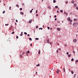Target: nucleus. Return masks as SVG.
Returning a JSON list of instances; mask_svg holds the SVG:
<instances>
[{
  "label": "nucleus",
  "instance_id": "obj_1",
  "mask_svg": "<svg viewBox=\"0 0 78 78\" xmlns=\"http://www.w3.org/2000/svg\"><path fill=\"white\" fill-rule=\"evenodd\" d=\"M78 24V22H74L73 23V25L74 27H76V25Z\"/></svg>",
  "mask_w": 78,
  "mask_h": 78
},
{
  "label": "nucleus",
  "instance_id": "obj_2",
  "mask_svg": "<svg viewBox=\"0 0 78 78\" xmlns=\"http://www.w3.org/2000/svg\"><path fill=\"white\" fill-rule=\"evenodd\" d=\"M60 72V70H59V69H58L56 72L58 73V74Z\"/></svg>",
  "mask_w": 78,
  "mask_h": 78
},
{
  "label": "nucleus",
  "instance_id": "obj_3",
  "mask_svg": "<svg viewBox=\"0 0 78 78\" xmlns=\"http://www.w3.org/2000/svg\"><path fill=\"white\" fill-rule=\"evenodd\" d=\"M32 22V20H30L29 21V23H31Z\"/></svg>",
  "mask_w": 78,
  "mask_h": 78
},
{
  "label": "nucleus",
  "instance_id": "obj_4",
  "mask_svg": "<svg viewBox=\"0 0 78 78\" xmlns=\"http://www.w3.org/2000/svg\"><path fill=\"white\" fill-rule=\"evenodd\" d=\"M73 42H76V40L74 39L73 40Z\"/></svg>",
  "mask_w": 78,
  "mask_h": 78
},
{
  "label": "nucleus",
  "instance_id": "obj_5",
  "mask_svg": "<svg viewBox=\"0 0 78 78\" xmlns=\"http://www.w3.org/2000/svg\"><path fill=\"white\" fill-rule=\"evenodd\" d=\"M57 30L58 31H60L61 29H60V28H57Z\"/></svg>",
  "mask_w": 78,
  "mask_h": 78
},
{
  "label": "nucleus",
  "instance_id": "obj_6",
  "mask_svg": "<svg viewBox=\"0 0 78 78\" xmlns=\"http://www.w3.org/2000/svg\"><path fill=\"white\" fill-rule=\"evenodd\" d=\"M48 8L49 9H51V7L50 6H48Z\"/></svg>",
  "mask_w": 78,
  "mask_h": 78
},
{
  "label": "nucleus",
  "instance_id": "obj_7",
  "mask_svg": "<svg viewBox=\"0 0 78 78\" xmlns=\"http://www.w3.org/2000/svg\"><path fill=\"white\" fill-rule=\"evenodd\" d=\"M76 20H77V19H74V22H76Z\"/></svg>",
  "mask_w": 78,
  "mask_h": 78
},
{
  "label": "nucleus",
  "instance_id": "obj_8",
  "mask_svg": "<svg viewBox=\"0 0 78 78\" xmlns=\"http://www.w3.org/2000/svg\"><path fill=\"white\" fill-rule=\"evenodd\" d=\"M76 6H77V4H74V6L75 7H76Z\"/></svg>",
  "mask_w": 78,
  "mask_h": 78
},
{
  "label": "nucleus",
  "instance_id": "obj_9",
  "mask_svg": "<svg viewBox=\"0 0 78 78\" xmlns=\"http://www.w3.org/2000/svg\"><path fill=\"white\" fill-rule=\"evenodd\" d=\"M20 13L21 14V15H23V14H24V13H23V12H20Z\"/></svg>",
  "mask_w": 78,
  "mask_h": 78
},
{
  "label": "nucleus",
  "instance_id": "obj_10",
  "mask_svg": "<svg viewBox=\"0 0 78 78\" xmlns=\"http://www.w3.org/2000/svg\"><path fill=\"white\" fill-rule=\"evenodd\" d=\"M47 42L48 43H50V41H49V39H48L47 40Z\"/></svg>",
  "mask_w": 78,
  "mask_h": 78
},
{
  "label": "nucleus",
  "instance_id": "obj_11",
  "mask_svg": "<svg viewBox=\"0 0 78 78\" xmlns=\"http://www.w3.org/2000/svg\"><path fill=\"white\" fill-rule=\"evenodd\" d=\"M71 2L72 3H74L75 2V1H72Z\"/></svg>",
  "mask_w": 78,
  "mask_h": 78
},
{
  "label": "nucleus",
  "instance_id": "obj_12",
  "mask_svg": "<svg viewBox=\"0 0 78 78\" xmlns=\"http://www.w3.org/2000/svg\"><path fill=\"white\" fill-rule=\"evenodd\" d=\"M38 53H39V54H41V51H40V50L39 51Z\"/></svg>",
  "mask_w": 78,
  "mask_h": 78
},
{
  "label": "nucleus",
  "instance_id": "obj_13",
  "mask_svg": "<svg viewBox=\"0 0 78 78\" xmlns=\"http://www.w3.org/2000/svg\"><path fill=\"white\" fill-rule=\"evenodd\" d=\"M35 40H39V38H36L35 39Z\"/></svg>",
  "mask_w": 78,
  "mask_h": 78
},
{
  "label": "nucleus",
  "instance_id": "obj_14",
  "mask_svg": "<svg viewBox=\"0 0 78 78\" xmlns=\"http://www.w3.org/2000/svg\"><path fill=\"white\" fill-rule=\"evenodd\" d=\"M25 54V52H23V53H22V55H24V54Z\"/></svg>",
  "mask_w": 78,
  "mask_h": 78
},
{
  "label": "nucleus",
  "instance_id": "obj_15",
  "mask_svg": "<svg viewBox=\"0 0 78 78\" xmlns=\"http://www.w3.org/2000/svg\"><path fill=\"white\" fill-rule=\"evenodd\" d=\"M29 40H30V41H32V39L31 38H29Z\"/></svg>",
  "mask_w": 78,
  "mask_h": 78
},
{
  "label": "nucleus",
  "instance_id": "obj_16",
  "mask_svg": "<svg viewBox=\"0 0 78 78\" xmlns=\"http://www.w3.org/2000/svg\"><path fill=\"white\" fill-rule=\"evenodd\" d=\"M71 73H72V74H73V71H71Z\"/></svg>",
  "mask_w": 78,
  "mask_h": 78
},
{
  "label": "nucleus",
  "instance_id": "obj_17",
  "mask_svg": "<svg viewBox=\"0 0 78 78\" xmlns=\"http://www.w3.org/2000/svg\"><path fill=\"white\" fill-rule=\"evenodd\" d=\"M68 20H69H69H70V18H68V19H67Z\"/></svg>",
  "mask_w": 78,
  "mask_h": 78
},
{
  "label": "nucleus",
  "instance_id": "obj_18",
  "mask_svg": "<svg viewBox=\"0 0 78 78\" xmlns=\"http://www.w3.org/2000/svg\"><path fill=\"white\" fill-rule=\"evenodd\" d=\"M20 57L21 58H23V57L22 56V55H20Z\"/></svg>",
  "mask_w": 78,
  "mask_h": 78
},
{
  "label": "nucleus",
  "instance_id": "obj_19",
  "mask_svg": "<svg viewBox=\"0 0 78 78\" xmlns=\"http://www.w3.org/2000/svg\"><path fill=\"white\" fill-rule=\"evenodd\" d=\"M30 51H28L27 52V53H30Z\"/></svg>",
  "mask_w": 78,
  "mask_h": 78
},
{
  "label": "nucleus",
  "instance_id": "obj_20",
  "mask_svg": "<svg viewBox=\"0 0 78 78\" xmlns=\"http://www.w3.org/2000/svg\"><path fill=\"white\" fill-rule=\"evenodd\" d=\"M24 34H25L26 35H27V33L26 32H24Z\"/></svg>",
  "mask_w": 78,
  "mask_h": 78
},
{
  "label": "nucleus",
  "instance_id": "obj_21",
  "mask_svg": "<svg viewBox=\"0 0 78 78\" xmlns=\"http://www.w3.org/2000/svg\"><path fill=\"white\" fill-rule=\"evenodd\" d=\"M70 56H71V55L69 54V55H68V57H70Z\"/></svg>",
  "mask_w": 78,
  "mask_h": 78
},
{
  "label": "nucleus",
  "instance_id": "obj_22",
  "mask_svg": "<svg viewBox=\"0 0 78 78\" xmlns=\"http://www.w3.org/2000/svg\"><path fill=\"white\" fill-rule=\"evenodd\" d=\"M55 8H58V6H55Z\"/></svg>",
  "mask_w": 78,
  "mask_h": 78
},
{
  "label": "nucleus",
  "instance_id": "obj_23",
  "mask_svg": "<svg viewBox=\"0 0 78 78\" xmlns=\"http://www.w3.org/2000/svg\"><path fill=\"white\" fill-rule=\"evenodd\" d=\"M69 21V22H72V20H70Z\"/></svg>",
  "mask_w": 78,
  "mask_h": 78
},
{
  "label": "nucleus",
  "instance_id": "obj_24",
  "mask_svg": "<svg viewBox=\"0 0 78 78\" xmlns=\"http://www.w3.org/2000/svg\"><path fill=\"white\" fill-rule=\"evenodd\" d=\"M55 2H56V0H53V3H55Z\"/></svg>",
  "mask_w": 78,
  "mask_h": 78
},
{
  "label": "nucleus",
  "instance_id": "obj_25",
  "mask_svg": "<svg viewBox=\"0 0 78 78\" xmlns=\"http://www.w3.org/2000/svg\"><path fill=\"white\" fill-rule=\"evenodd\" d=\"M16 6L18 8H19V5H16Z\"/></svg>",
  "mask_w": 78,
  "mask_h": 78
},
{
  "label": "nucleus",
  "instance_id": "obj_26",
  "mask_svg": "<svg viewBox=\"0 0 78 78\" xmlns=\"http://www.w3.org/2000/svg\"><path fill=\"white\" fill-rule=\"evenodd\" d=\"M63 71L64 72H66L65 70V69L64 68H63Z\"/></svg>",
  "mask_w": 78,
  "mask_h": 78
},
{
  "label": "nucleus",
  "instance_id": "obj_27",
  "mask_svg": "<svg viewBox=\"0 0 78 78\" xmlns=\"http://www.w3.org/2000/svg\"><path fill=\"white\" fill-rule=\"evenodd\" d=\"M74 59H73V58H72V59H71V61H74Z\"/></svg>",
  "mask_w": 78,
  "mask_h": 78
},
{
  "label": "nucleus",
  "instance_id": "obj_28",
  "mask_svg": "<svg viewBox=\"0 0 78 78\" xmlns=\"http://www.w3.org/2000/svg\"><path fill=\"white\" fill-rule=\"evenodd\" d=\"M14 34V31L12 32V33H11V34Z\"/></svg>",
  "mask_w": 78,
  "mask_h": 78
},
{
  "label": "nucleus",
  "instance_id": "obj_29",
  "mask_svg": "<svg viewBox=\"0 0 78 78\" xmlns=\"http://www.w3.org/2000/svg\"><path fill=\"white\" fill-rule=\"evenodd\" d=\"M40 66V65L39 64L36 65V66Z\"/></svg>",
  "mask_w": 78,
  "mask_h": 78
},
{
  "label": "nucleus",
  "instance_id": "obj_30",
  "mask_svg": "<svg viewBox=\"0 0 78 78\" xmlns=\"http://www.w3.org/2000/svg\"><path fill=\"white\" fill-rule=\"evenodd\" d=\"M5 26H7L8 25H9V24H5Z\"/></svg>",
  "mask_w": 78,
  "mask_h": 78
},
{
  "label": "nucleus",
  "instance_id": "obj_31",
  "mask_svg": "<svg viewBox=\"0 0 78 78\" xmlns=\"http://www.w3.org/2000/svg\"><path fill=\"white\" fill-rule=\"evenodd\" d=\"M5 11H4L2 13H3V14H4V13H5Z\"/></svg>",
  "mask_w": 78,
  "mask_h": 78
},
{
  "label": "nucleus",
  "instance_id": "obj_32",
  "mask_svg": "<svg viewBox=\"0 0 78 78\" xmlns=\"http://www.w3.org/2000/svg\"><path fill=\"white\" fill-rule=\"evenodd\" d=\"M16 38H17V39H18V38H19V37L18 36H16Z\"/></svg>",
  "mask_w": 78,
  "mask_h": 78
},
{
  "label": "nucleus",
  "instance_id": "obj_33",
  "mask_svg": "<svg viewBox=\"0 0 78 78\" xmlns=\"http://www.w3.org/2000/svg\"><path fill=\"white\" fill-rule=\"evenodd\" d=\"M75 76H76V74H75L74 75V78H75Z\"/></svg>",
  "mask_w": 78,
  "mask_h": 78
},
{
  "label": "nucleus",
  "instance_id": "obj_34",
  "mask_svg": "<svg viewBox=\"0 0 78 78\" xmlns=\"http://www.w3.org/2000/svg\"><path fill=\"white\" fill-rule=\"evenodd\" d=\"M60 12H63V11L62 10H60Z\"/></svg>",
  "mask_w": 78,
  "mask_h": 78
},
{
  "label": "nucleus",
  "instance_id": "obj_35",
  "mask_svg": "<svg viewBox=\"0 0 78 78\" xmlns=\"http://www.w3.org/2000/svg\"><path fill=\"white\" fill-rule=\"evenodd\" d=\"M20 36H23V34H20Z\"/></svg>",
  "mask_w": 78,
  "mask_h": 78
},
{
  "label": "nucleus",
  "instance_id": "obj_36",
  "mask_svg": "<svg viewBox=\"0 0 78 78\" xmlns=\"http://www.w3.org/2000/svg\"><path fill=\"white\" fill-rule=\"evenodd\" d=\"M48 30H50V27H48Z\"/></svg>",
  "mask_w": 78,
  "mask_h": 78
},
{
  "label": "nucleus",
  "instance_id": "obj_37",
  "mask_svg": "<svg viewBox=\"0 0 78 78\" xmlns=\"http://www.w3.org/2000/svg\"><path fill=\"white\" fill-rule=\"evenodd\" d=\"M56 52L57 53H58V50H57V51H56Z\"/></svg>",
  "mask_w": 78,
  "mask_h": 78
},
{
  "label": "nucleus",
  "instance_id": "obj_38",
  "mask_svg": "<svg viewBox=\"0 0 78 78\" xmlns=\"http://www.w3.org/2000/svg\"><path fill=\"white\" fill-rule=\"evenodd\" d=\"M76 9L77 10H78V7H77L76 8Z\"/></svg>",
  "mask_w": 78,
  "mask_h": 78
},
{
  "label": "nucleus",
  "instance_id": "obj_39",
  "mask_svg": "<svg viewBox=\"0 0 78 78\" xmlns=\"http://www.w3.org/2000/svg\"><path fill=\"white\" fill-rule=\"evenodd\" d=\"M68 3V1H66V4H67Z\"/></svg>",
  "mask_w": 78,
  "mask_h": 78
},
{
  "label": "nucleus",
  "instance_id": "obj_40",
  "mask_svg": "<svg viewBox=\"0 0 78 78\" xmlns=\"http://www.w3.org/2000/svg\"><path fill=\"white\" fill-rule=\"evenodd\" d=\"M58 23H60V21H57Z\"/></svg>",
  "mask_w": 78,
  "mask_h": 78
},
{
  "label": "nucleus",
  "instance_id": "obj_41",
  "mask_svg": "<svg viewBox=\"0 0 78 78\" xmlns=\"http://www.w3.org/2000/svg\"><path fill=\"white\" fill-rule=\"evenodd\" d=\"M67 13H66V12H64V14H66Z\"/></svg>",
  "mask_w": 78,
  "mask_h": 78
},
{
  "label": "nucleus",
  "instance_id": "obj_42",
  "mask_svg": "<svg viewBox=\"0 0 78 78\" xmlns=\"http://www.w3.org/2000/svg\"><path fill=\"white\" fill-rule=\"evenodd\" d=\"M16 22H18V21L17 20H16Z\"/></svg>",
  "mask_w": 78,
  "mask_h": 78
},
{
  "label": "nucleus",
  "instance_id": "obj_43",
  "mask_svg": "<svg viewBox=\"0 0 78 78\" xmlns=\"http://www.w3.org/2000/svg\"><path fill=\"white\" fill-rule=\"evenodd\" d=\"M32 12V10H31L30 11V12Z\"/></svg>",
  "mask_w": 78,
  "mask_h": 78
},
{
  "label": "nucleus",
  "instance_id": "obj_44",
  "mask_svg": "<svg viewBox=\"0 0 78 78\" xmlns=\"http://www.w3.org/2000/svg\"><path fill=\"white\" fill-rule=\"evenodd\" d=\"M20 10H22V8H20Z\"/></svg>",
  "mask_w": 78,
  "mask_h": 78
},
{
  "label": "nucleus",
  "instance_id": "obj_45",
  "mask_svg": "<svg viewBox=\"0 0 78 78\" xmlns=\"http://www.w3.org/2000/svg\"><path fill=\"white\" fill-rule=\"evenodd\" d=\"M66 16H67V15H68V13H66Z\"/></svg>",
  "mask_w": 78,
  "mask_h": 78
},
{
  "label": "nucleus",
  "instance_id": "obj_46",
  "mask_svg": "<svg viewBox=\"0 0 78 78\" xmlns=\"http://www.w3.org/2000/svg\"><path fill=\"white\" fill-rule=\"evenodd\" d=\"M78 62V60H76V62Z\"/></svg>",
  "mask_w": 78,
  "mask_h": 78
},
{
  "label": "nucleus",
  "instance_id": "obj_47",
  "mask_svg": "<svg viewBox=\"0 0 78 78\" xmlns=\"http://www.w3.org/2000/svg\"><path fill=\"white\" fill-rule=\"evenodd\" d=\"M54 17H55V18H56V16L55 15Z\"/></svg>",
  "mask_w": 78,
  "mask_h": 78
},
{
  "label": "nucleus",
  "instance_id": "obj_48",
  "mask_svg": "<svg viewBox=\"0 0 78 78\" xmlns=\"http://www.w3.org/2000/svg\"><path fill=\"white\" fill-rule=\"evenodd\" d=\"M36 28H38V26H37Z\"/></svg>",
  "mask_w": 78,
  "mask_h": 78
},
{
  "label": "nucleus",
  "instance_id": "obj_49",
  "mask_svg": "<svg viewBox=\"0 0 78 78\" xmlns=\"http://www.w3.org/2000/svg\"><path fill=\"white\" fill-rule=\"evenodd\" d=\"M25 5V4H24V3H23L22 4V5Z\"/></svg>",
  "mask_w": 78,
  "mask_h": 78
},
{
  "label": "nucleus",
  "instance_id": "obj_50",
  "mask_svg": "<svg viewBox=\"0 0 78 78\" xmlns=\"http://www.w3.org/2000/svg\"><path fill=\"white\" fill-rule=\"evenodd\" d=\"M57 13H59V11H57Z\"/></svg>",
  "mask_w": 78,
  "mask_h": 78
},
{
  "label": "nucleus",
  "instance_id": "obj_51",
  "mask_svg": "<svg viewBox=\"0 0 78 78\" xmlns=\"http://www.w3.org/2000/svg\"><path fill=\"white\" fill-rule=\"evenodd\" d=\"M11 28H9V30H11V28H12V26L11 27Z\"/></svg>",
  "mask_w": 78,
  "mask_h": 78
},
{
  "label": "nucleus",
  "instance_id": "obj_52",
  "mask_svg": "<svg viewBox=\"0 0 78 78\" xmlns=\"http://www.w3.org/2000/svg\"><path fill=\"white\" fill-rule=\"evenodd\" d=\"M73 53H75V51H73Z\"/></svg>",
  "mask_w": 78,
  "mask_h": 78
},
{
  "label": "nucleus",
  "instance_id": "obj_53",
  "mask_svg": "<svg viewBox=\"0 0 78 78\" xmlns=\"http://www.w3.org/2000/svg\"><path fill=\"white\" fill-rule=\"evenodd\" d=\"M59 50H61V48H59L58 49Z\"/></svg>",
  "mask_w": 78,
  "mask_h": 78
},
{
  "label": "nucleus",
  "instance_id": "obj_54",
  "mask_svg": "<svg viewBox=\"0 0 78 78\" xmlns=\"http://www.w3.org/2000/svg\"><path fill=\"white\" fill-rule=\"evenodd\" d=\"M66 54H67V55H68V54H69V52H67L66 53Z\"/></svg>",
  "mask_w": 78,
  "mask_h": 78
},
{
  "label": "nucleus",
  "instance_id": "obj_55",
  "mask_svg": "<svg viewBox=\"0 0 78 78\" xmlns=\"http://www.w3.org/2000/svg\"><path fill=\"white\" fill-rule=\"evenodd\" d=\"M27 36H30V34H27Z\"/></svg>",
  "mask_w": 78,
  "mask_h": 78
},
{
  "label": "nucleus",
  "instance_id": "obj_56",
  "mask_svg": "<svg viewBox=\"0 0 78 78\" xmlns=\"http://www.w3.org/2000/svg\"><path fill=\"white\" fill-rule=\"evenodd\" d=\"M37 10H36V13H37Z\"/></svg>",
  "mask_w": 78,
  "mask_h": 78
},
{
  "label": "nucleus",
  "instance_id": "obj_57",
  "mask_svg": "<svg viewBox=\"0 0 78 78\" xmlns=\"http://www.w3.org/2000/svg\"><path fill=\"white\" fill-rule=\"evenodd\" d=\"M57 20V18H55V20Z\"/></svg>",
  "mask_w": 78,
  "mask_h": 78
},
{
  "label": "nucleus",
  "instance_id": "obj_58",
  "mask_svg": "<svg viewBox=\"0 0 78 78\" xmlns=\"http://www.w3.org/2000/svg\"><path fill=\"white\" fill-rule=\"evenodd\" d=\"M36 16H39V15H38V14H37L36 15Z\"/></svg>",
  "mask_w": 78,
  "mask_h": 78
},
{
  "label": "nucleus",
  "instance_id": "obj_59",
  "mask_svg": "<svg viewBox=\"0 0 78 78\" xmlns=\"http://www.w3.org/2000/svg\"><path fill=\"white\" fill-rule=\"evenodd\" d=\"M50 45H51V42H50Z\"/></svg>",
  "mask_w": 78,
  "mask_h": 78
},
{
  "label": "nucleus",
  "instance_id": "obj_60",
  "mask_svg": "<svg viewBox=\"0 0 78 78\" xmlns=\"http://www.w3.org/2000/svg\"><path fill=\"white\" fill-rule=\"evenodd\" d=\"M36 74H37V72H36Z\"/></svg>",
  "mask_w": 78,
  "mask_h": 78
},
{
  "label": "nucleus",
  "instance_id": "obj_61",
  "mask_svg": "<svg viewBox=\"0 0 78 78\" xmlns=\"http://www.w3.org/2000/svg\"><path fill=\"white\" fill-rule=\"evenodd\" d=\"M40 29H41V30H42L43 29H42V28H40Z\"/></svg>",
  "mask_w": 78,
  "mask_h": 78
},
{
  "label": "nucleus",
  "instance_id": "obj_62",
  "mask_svg": "<svg viewBox=\"0 0 78 78\" xmlns=\"http://www.w3.org/2000/svg\"><path fill=\"white\" fill-rule=\"evenodd\" d=\"M32 44H30V46H32Z\"/></svg>",
  "mask_w": 78,
  "mask_h": 78
},
{
  "label": "nucleus",
  "instance_id": "obj_63",
  "mask_svg": "<svg viewBox=\"0 0 78 78\" xmlns=\"http://www.w3.org/2000/svg\"><path fill=\"white\" fill-rule=\"evenodd\" d=\"M65 46H66V47L67 46V44L65 45Z\"/></svg>",
  "mask_w": 78,
  "mask_h": 78
},
{
  "label": "nucleus",
  "instance_id": "obj_64",
  "mask_svg": "<svg viewBox=\"0 0 78 78\" xmlns=\"http://www.w3.org/2000/svg\"><path fill=\"white\" fill-rule=\"evenodd\" d=\"M50 29L51 30H52V28H50Z\"/></svg>",
  "mask_w": 78,
  "mask_h": 78
}]
</instances>
